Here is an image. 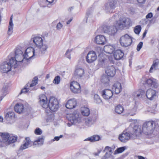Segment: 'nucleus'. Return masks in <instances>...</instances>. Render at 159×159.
I'll return each instance as SVG.
<instances>
[{
	"mask_svg": "<svg viewBox=\"0 0 159 159\" xmlns=\"http://www.w3.org/2000/svg\"><path fill=\"white\" fill-rule=\"evenodd\" d=\"M27 61L24 57V54L22 51L20 49H16L14 57L11 58L10 59V63L11 64L14 68H16L17 66L21 63H25Z\"/></svg>",
	"mask_w": 159,
	"mask_h": 159,
	"instance_id": "1",
	"label": "nucleus"
},
{
	"mask_svg": "<svg viewBox=\"0 0 159 159\" xmlns=\"http://www.w3.org/2000/svg\"><path fill=\"white\" fill-rule=\"evenodd\" d=\"M33 42L35 46L39 48L40 52L44 53L48 48L47 43L44 38L39 36H36L32 39Z\"/></svg>",
	"mask_w": 159,
	"mask_h": 159,
	"instance_id": "2",
	"label": "nucleus"
},
{
	"mask_svg": "<svg viewBox=\"0 0 159 159\" xmlns=\"http://www.w3.org/2000/svg\"><path fill=\"white\" fill-rule=\"evenodd\" d=\"M130 125H135L132 128V130L130 134V138L135 139L137 136L140 135L143 132L142 127L137 125V120H133L130 119Z\"/></svg>",
	"mask_w": 159,
	"mask_h": 159,
	"instance_id": "3",
	"label": "nucleus"
},
{
	"mask_svg": "<svg viewBox=\"0 0 159 159\" xmlns=\"http://www.w3.org/2000/svg\"><path fill=\"white\" fill-rule=\"evenodd\" d=\"M155 127V124L153 121H148L144 122L142 125L143 133L146 135L152 134Z\"/></svg>",
	"mask_w": 159,
	"mask_h": 159,
	"instance_id": "4",
	"label": "nucleus"
},
{
	"mask_svg": "<svg viewBox=\"0 0 159 159\" xmlns=\"http://www.w3.org/2000/svg\"><path fill=\"white\" fill-rule=\"evenodd\" d=\"M140 83L145 87H151L152 88H157L158 84L157 80L154 79H147L143 77L141 79Z\"/></svg>",
	"mask_w": 159,
	"mask_h": 159,
	"instance_id": "5",
	"label": "nucleus"
},
{
	"mask_svg": "<svg viewBox=\"0 0 159 159\" xmlns=\"http://www.w3.org/2000/svg\"><path fill=\"white\" fill-rule=\"evenodd\" d=\"M40 53L37 50H35L32 47H29L27 48L25 50L24 56L26 61L33 57L34 56L39 55Z\"/></svg>",
	"mask_w": 159,
	"mask_h": 159,
	"instance_id": "6",
	"label": "nucleus"
},
{
	"mask_svg": "<svg viewBox=\"0 0 159 159\" xmlns=\"http://www.w3.org/2000/svg\"><path fill=\"white\" fill-rule=\"evenodd\" d=\"M129 25V19L125 17L120 18L116 23V25L119 30H123L128 28Z\"/></svg>",
	"mask_w": 159,
	"mask_h": 159,
	"instance_id": "7",
	"label": "nucleus"
},
{
	"mask_svg": "<svg viewBox=\"0 0 159 159\" xmlns=\"http://www.w3.org/2000/svg\"><path fill=\"white\" fill-rule=\"evenodd\" d=\"M68 120L73 124H76L81 123L82 120L81 116L77 112L68 115Z\"/></svg>",
	"mask_w": 159,
	"mask_h": 159,
	"instance_id": "8",
	"label": "nucleus"
},
{
	"mask_svg": "<svg viewBox=\"0 0 159 159\" xmlns=\"http://www.w3.org/2000/svg\"><path fill=\"white\" fill-rule=\"evenodd\" d=\"M48 105L49 108L53 111H57L59 107V102L57 98L51 97L49 99Z\"/></svg>",
	"mask_w": 159,
	"mask_h": 159,
	"instance_id": "9",
	"label": "nucleus"
},
{
	"mask_svg": "<svg viewBox=\"0 0 159 159\" xmlns=\"http://www.w3.org/2000/svg\"><path fill=\"white\" fill-rule=\"evenodd\" d=\"M102 30L105 33H107L110 35H114L117 33V29L116 26H111L106 25H103L102 26Z\"/></svg>",
	"mask_w": 159,
	"mask_h": 159,
	"instance_id": "10",
	"label": "nucleus"
},
{
	"mask_svg": "<svg viewBox=\"0 0 159 159\" xmlns=\"http://www.w3.org/2000/svg\"><path fill=\"white\" fill-rule=\"evenodd\" d=\"M70 88L71 91L75 93H79L81 92L80 85L76 81H73L70 83Z\"/></svg>",
	"mask_w": 159,
	"mask_h": 159,
	"instance_id": "11",
	"label": "nucleus"
},
{
	"mask_svg": "<svg viewBox=\"0 0 159 159\" xmlns=\"http://www.w3.org/2000/svg\"><path fill=\"white\" fill-rule=\"evenodd\" d=\"M39 103L43 108H46L48 107V100L47 96L45 95L41 94L39 95Z\"/></svg>",
	"mask_w": 159,
	"mask_h": 159,
	"instance_id": "12",
	"label": "nucleus"
},
{
	"mask_svg": "<svg viewBox=\"0 0 159 159\" xmlns=\"http://www.w3.org/2000/svg\"><path fill=\"white\" fill-rule=\"evenodd\" d=\"M97 55L94 51H90L87 54L86 57V61L89 63H91L97 60Z\"/></svg>",
	"mask_w": 159,
	"mask_h": 159,
	"instance_id": "13",
	"label": "nucleus"
},
{
	"mask_svg": "<svg viewBox=\"0 0 159 159\" xmlns=\"http://www.w3.org/2000/svg\"><path fill=\"white\" fill-rule=\"evenodd\" d=\"M119 139L122 142H127L129 139V130L128 129L124 130L123 133L119 135Z\"/></svg>",
	"mask_w": 159,
	"mask_h": 159,
	"instance_id": "14",
	"label": "nucleus"
},
{
	"mask_svg": "<svg viewBox=\"0 0 159 159\" xmlns=\"http://www.w3.org/2000/svg\"><path fill=\"white\" fill-rule=\"evenodd\" d=\"M12 67H13L9 62H4L1 65L0 67L1 71L3 73H7L10 71Z\"/></svg>",
	"mask_w": 159,
	"mask_h": 159,
	"instance_id": "15",
	"label": "nucleus"
},
{
	"mask_svg": "<svg viewBox=\"0 0 159 159\" xmlns=\"http://www.w3.org/2000/svg\"><path fill=\"white\" fill-rule=\"evenodd\" d=\"M107 41L106 37L102 35H98L94 38V42L98 44L103 45Z\"/></svg>",
	"mask_w": 159,
	"mask_h": 159,
	"instance_id": "16",
	"label": "nucleus"
},
{
	"mask_svg": "<svg viewBox=\"0 0 159 159\" xmlns=\"http://www.w3.org/2000/svg\"><path fill=\"white\" fill-rule=\"evenodd\" d=\"M120 43L123 47L128 46L129 45V35L126 34L122 36L120 39Z\"/></svg>",
	"mask_w": 159,
	"mask_h": 159,
	"instance_id": "17",
	"label": "nucleus"
},
{
	"mask_svg": "<svg viewBox=\"0 0 159 159\" xmlns=\"http://www.w3.org/2000/svg\"><path fill=\"white\" fill-rule=\"evenodd\" d=\"M84 73V69L79 66H77L75 68L74 75L76 78H80L82 77Z\"/></svg>",
	"mask_w": 159,
	"mask_h": 159,
	"instance_id": "18",
	"label": "nucleus"
},
{
	"mask_svg": "<svg viewBox=\"0 0 159 159\" xmlns=\"http://www.w3.org/2000/svg\"><path fill=\"white\" fill-rule=\"evenodd\" d=\"M116 1L115 0H111L110 1L106 7L107 11L109 13L112 12L113 10L116 7Z\"/></svg>",
	"mask_w": 159,
	"mask_h": 159,
	"instance_id": "19",
	"label": "nucleus"
},
{
	"mask_svg": "<svg viewBox=\"0 0 159 159\" xmlns=\"http://www.w3.org/2000/svg\"><path fill=\"white\" fill-rule=\"evenodd\" d=\"M9 134L8 133H3L0 135V147L2 146V143L8 145Z\"/></svg>",
	"mask_w": 159,
	"mask_h": 159,
	"instance_id": "20",
	"label": "nucleus"
},
{
	"mask_svg": "<svg viewBox=\"0 0 159 159\" xmlns=\"http://www.w3.org/2000/svg\"><path fill=\"white\" fill-rule=\"evenodd\" d=\"M77 105V101L75 98L69 100L66 102V107L68 109H72L75 108Z\"/></svg>",
	"mask_w": 159,
	"mask_h": 159,
	"instance_id": "21",
	"label": "nucleus"
},
{
	"mask_svg": "<svg viewBox=\"0 0 159 159\" xmlns=\"http://www.w3.org/2000/svg\"><path fill=\"white\" fill-rule=\"evenodd\" d=\"M113 95L112 91L109 89H106L102 91V96L105 100H107L111 99Z\"/></svg>",
	"mask_w": 159,
	"mask_h": 159,
	"instance_id": "22",
	"label": "nucleus"
},
{
	"mask_svg": "<svg viewBox=\"0 0 159 159\" xmlns=\"http://www.w3.org/2000/svg\"><path fill=\"white\" fill-rule=\"evenodd\" d=\"M146 96L148 99L152 100L156 96V91L151 89H149L146 92Z\"/></svg>",
	"mask_w": 159,
	"mask_h": 159,
	"instance_id": "23",
	"label": "nucleus"
},
{
	"mask_svg": "<svg viewBox=\"0 0 159 159\" xmlns=\"http://www.w3.org/2000/svg\"><path fill=\"white\" fill-rule=\"evenodd\" d=\"M116 70L113 66H108L105 70V73L107 75L110 77H113L116 74Z\"/></svg>",
	"mask_w": 159,
	"mask_h": 159,
	"instance_id": "24",
	"label": "nucleus"
},
{
	"mask_svg": "<svg viewBox=\"0 0 159 159\" xmlns=\"http://www.w3.org/2000/svg\"><path fill=\"white\" fill-rule=\"evenodd\" d=\"M8 85L7 84H5L3 87L2 89L0 91V97L2 100L3 98L8 93Z\"/></svg>",
	"mask_w": 159,
	"mask_h": 159,
	"instance_id": "25",
	"label": "nucleus"
},
{
	"mask_svg": "<svg viewBox=\"0 0 159 159\" xmlns=\"http://www.w3.org/2000/svg\"><path fill=\"white\" fill-rule=\"evenodd\" d=\"M14 108L16 112L19 114H20L23 112L24 107L22 103H18L15 105Z\"/></svg>",
	"mask_w": 159,
	"mask_h": 159,
	"instance_id": "26",
	"label": "nucleus"
},
{
	"mask_svg": "<svg viewBox=\"0 0 159 159\" xmlns=\"http://www.w3.org/2000/svg\"><path fill=\"white\" fill-rule=\"evenodd\" d=\"M31 143V141L30 138L29 137H26L23 142V144L20 146V149L22 150L26 149L30 146Z\"/></svg>",
	"mask_w": 159,
	"mask_h": 159,
	"instance_id": "27",
	"label": "nucleus"
},
{
	"mask_svg": "<svg viewBox=\"0 0 159 159\" xmlns=\"http://www.w3.org/2000/svg\"><path fill=\"white\" fill-rule=\"evenodd\" d=\"M115 49V46L113 45L108 44L105 45L104 47V51L107 53L109 54L112 53Z\"/></svg>",
	"mask_w": 159,
	"mask_h": 159,
	"instance_id": "28",
	"label": "nucleus"
},
{
	"mask_svg": "<svg viewBox=\"0 0 159 159\" xmlns=\"http://www.w3.org/2000/svg\"><path fill=\"white\" fill-rule=\"evenodd\" d=\"M15 118V114L13 111H9L5 116V119L8 121H10L14 120Z\"/></svg>",
	"mask_w": 159,
	"mask_h": 159,
	"instance_id": "29",
	"label": "nucleus"
},
{
	"mask_svg": "<svg viewBox=\"0 0 159 159\" xmlns=\"http://www.w3.org/2000/svg\"><path fill=\"white\" fill-rule=\"evenodd\" d=\"M124 55V53L122 51L120 50H117L114 53V57L115 60H118L121 59Z\"/></svg>",
	"mask_w": 159,
	"mask_h": 159,
	"instance_id": "30",
	"label": "nucleus"
},
{
	"mask_svg": "<svg viewBox=\"0 0 159 159\" xmlns=\"http://www.w3.org/2000/svg\"><path fill=\"white\" fill-rule=\"evenodd\" d=\"M112 89L115 91L116 93H119L122 90L121 84L118 82H116L113 85Z\"/></svg>",
	"mask_w": 159,
	"mask_h": 159,
	"instance_id": "31",
	"label": "nucleus"
},
{
	"mask_svg": "<svg viewBox=\"0 0 159 159\" xmlns=\"http://www.w3.org/2000/svg\"><path fill=\"white\" fill-rule=\"evenodd\" d=\"M145 92L142 89H139L137 91H134L132 93V95L134 97H140L143 98L145 97Z\"/></svg>",
	"mask_w": 159,
	"mask_h": 159,
	"instance_id": "32",
	"label": "nucleus"
},
{
	"mask_svg": "<svg viewBox=\"0 0 159 159\" xmlns=\"http://www.w3.org/2000/svg\"><path fill=\"white\" fill-rule=\"evenodd\" d=\"M81 113L84 116H88L90 114V111L89 108L87 106H84L81 108Z\"/></svg>",
	"mask_w": 159,
	"mask_h": 159,
	"instance_id": "33",
	"label": "nucleus"
},
{
	"mask_svg": "<svg viewBox=\"0 0 159 159\" xmlns=\"http://www.w3.org/2000/svg\"><path fill=\"white\" fill-rule=\"evenodd\" d=\"M159 64V60L156 59L153 61V63L151 67L149 72L150 73L153 72L156 69V68L158 67Z\"/></svg>",
	"mask_w": 159,
	"mask_h": 159,
	"instance_id": "34",
	"label": "nucleus"
},
{
	"mask_svg": "<svg viewBox=\"0 0 159 159\" xmlns=\"http://www.w3.org/2000/svg\"><path fill=\"white\" fill-rule=\"evenodd\" d=\"M101 139L100 136L98 135H94L85 139V141L88 140L91 142H95Z\"/></svg>",
	"mask_w": 159,
	"mask_h": 159,
	"instance_id": "35",
	"label": "nucleus"
},
{
	"mask_svg": "<svg viewBox=\"0 0 159 159\" xmlns=\"http://www.w3.org/2000/svg\"><path fill=\"white\" fill-rule=\"evenodd\" d=\"M13 24L12 22V18L11 17L9 23L8 29L7 31V33L8 35H11L12 34L13 31Z\"/></svg>",
	"mask_w": 159,
	"mask_h": 159,
	"instance_id": "36",
	"label": "nucleus"
},
{
	"mask_svg": "<svg viewBox=\"0 0 159 159\" xmlns=\"http://www.w3.org/2000/svg\"><path fill=\"white\" fill-rule=\"evenodd\" d=\"M44 139L42 137H39L33 143L34 145L40 146L42 145L43 143Z\"/></svg>",
	"mask_w": 159,
	"mask_h": 159,
	"instance_id": "37",
	"label": "nucleus"
},
{
	"mask_svg": "<svg viewBox=\"0 0 159 159\" xmlns=\"http://www.w3.org/2000/svg\"><path fill=\"white\" fill-rule=\"evenodd\" d=\"M104 151L106 152L105 156L108 158L110 157L111 156L112 152V148L106 146L105 148Z\"/></svg>",
	"mask_w": 159,
	"mask_h": 159,
	"instance_id": "38",
	"label": "nucleus"
},
{
	"mask_svg": "<svg viewBox=\"0 0 159 159\" xmlns=\"http://www.w3.org/2000/svg\"><path fill=\"white\" fill-rule=\"evenodd\" d=\"M17 137L13 135L9 134L8 145L10 143H13L17 140Z\"/></svg>",
	"mask_w": 159,
	"mask_h": 159,
	"instance_id": "39",
	"label": "nucleus"
},
{
	"mask_svg": "<svg viewBox=\"0 0 159 159\" xmlns=\"http://www.w3.org/2000/svg\"><path fill=\"white\" fill-rule=\"evenodd\" d=\"M124 111V108L123 107L120 105H118L115 107V111L119 114L122 113Z\"/></svg>",
	"mask_w": 159,
	"mask_h": 159,
	"instance_id": "40",
	"label": "nucleus"
},
{
	"mask_svg": "<svg viewBox=\"0 0 159 159\" xmlns=\"http://www.w3.org/2000/svg\"><path fill=\"white\" fill-rule=\"evenodd\" d=\"M127 147L126 146L122 147L117 148L114 152V154H118L122 153L125 149L127 148Z\"/></svg>",
	"mask_w": 159,
	"mask_h": 159,
	"instance_id": "41",
	"label": "nucleus"
},
{
	"mask_svg": "<svg viewBox=\"0 0 159 159\" xmlns=\"http://www.w3.org/2000/svg\"><path fill=\"white\" fill-rule=\"evenodd\" d=\"M94 100L95 102L97 103H100L102 102V100L99 96L97 94L94 95Z\"/></svg>",
	"mask_w": 159,
	"mask_h": 159,
	"instance_id": "42",
	"label": "nucleus"
},
{
	"mask_svg": "<svg viewBox=\"0 0 159 159\" xmlns=\"http://www.w3.org/2000/svg\"><path fill=\"white\" fill-rule=\"evenodd\" d=\"M141 30V27L140 25L136 26L134 29V31L137 34H139Z\"/></svg>",
	"mask_w": 159,
	"mask_h": 159,
	"instance_id": "43",
	"label": "nucleus"
},
{
	"mask_svg": "<svg viewBox=\"0 0 159 159\" xmlns=\"http://www.w3.org/2000/svg\"><path fill=\"white\" fill-rule=\"evenodd\" d=\"M38 79L37 77H35L32 81V83L30 84V87H32L38 83Z\"/></svg>",
	"mask_w": 159,
	"mask_h": 159,
	"instance_id": "44",
	"label": "nucleus"
},
{
	"mask_svg": "<svg viewBox=\"0 0 159 159\" xmlns=\"http://www.w3.org/2000/svg\"><path fill=\"white\" fill-rule=\"evenodd\" d=\"M85 123L87 126H90L93 124V121L91 119L87 118L86 119Z\"/></svg>",
	"mask_w": 159,
	"mask_h": 159,
	"instance_id": "45",
	"label": "nucleus"
},
{
	"mask_svg": "<svg viewBox=\"0 0 159 159\" xmlns=\"http://www.w3.org/2000/svg\"><path fill=\"white\" fill-rule=\"evenodd\" d=\"M60 77L59 76H57L53 80V83L55 84H58L60 83Z\"/></svg>",
	"mask_w": 159,
	"mask_h": 159,
	"instance_id": "46",
	"label": "nucleus"
},
{
	"mask_svg": "<svg viewBox=\"0 0 159 159\" xmlns=\"http://www.w3.org/2000/svg\"><path fill=\"white\" fill-rule=\"evenodd\" d=\"M72 51V49H68L66 53H65V55L66 56V57L69 59H70L71 57L70 56V53Z\"/></svg>",
	"mask_w": 159,
	"mask_h": 159,
	"instance_id": "47",
	"label": "nucleus"
},
{
	"mask_svg": "<svg viewBox=\"0 0 159 159\" xmlns=\"http://www.w3.org/2000/svg\"><path fill=\"white\" fill-rule=\"evenodd\" d=\"M34 133L37 135H40L42 133V131L40 128H37L34 130Z\"/></svg>",
	"mask_w": 159,
	"mask_h": 159,
	"instance_id": "48",
	"label": "nucleus"
},
{
	"mask_svg": "<svg viewBox=\"0 0 159 159\" xmlns=\"http://www.w3.org/2000/svg\"><path fill=\"white\" fill-rule=\"evenodd\" d=\"M63 27V25L60 22L57 24L56 27L57 30H60Z\"/></svg>",
	"mask_w": 159,
	"mask_h": 159,
	"instance_id": "49",
	"label": "nucleus"
},
{
	"mask_svg": "<svg viewBox=\"0 0 159 159\" xmlns=\"http://www.w3.org/2000/svg\"><path fill=\"white\" fill-rule=\"evenodd\" d=\"M143 45L142 42H140L138 45L137 47V50L138 51H140L141 48H142Z\"/></svg>",
	"mask_w": 159,
	"mask_h": 159,
	"instance_id": "50",
	"label": "nucleus"
},
{
	"mask_svg": "<svg viewBox=\"0 0 159 159\" xmlns=\"http://www.w3.org/2000/svg\"><path fill=\"white\" fill-rule=\"evenodd\" d=\"M136 109L137 107L135 105L134 107H133V108L131 110V112H133V113H132L131 114V115L133 116L135 114Z\"/></svg>",
	"mask_w": 159,
	"mask_h": 159,
	"instance_id": "51",
	"label": "nucleus"
},
{
	"mask_svg": "<svg viewBox=\"0 0 159 159\" xmlns=\"http://www.w3.org/2000/svg\"><path fill=\"white\" fill-rule=\"evenodd\" d=\"M53 116L52 115H50L49 116L47 119V120L48 122L51 121V120H53Z\"/></svg>",
	"mask_w": 159,
	"mask_h": 159,
	"instance_id": "52",
	"label": "nucleus"
},
{
	"mask_svg": "<svg viewBox=\"0 0 159 159\" xmlns=\"http://www.w3.org/2000/svg\"><path fill=\"white\" fill-rule=\"evenodd\" d=\"M63 136L61 135H60L59 136H56L53 139V141H57L59 140V139L62 137Z\"/></svg>",
	"mask_w": 159,
	"mask_h": 159,
	"instance_id": "53",
	"label": "nucleus"
},
{
	"mask_svg": "<svg viewBox=\"0 0 159 159\" xmlns=\"http://www.w3.org/2000/svg\"><path fill=\"white\" fill-rule=\"evenodd\" d=\"M153 16V15L152 13L150 12L146 16V19L151 18Z\"/></svg>",
	"mask_w": 159,
	"mask_h": 159,
	"instance_id": "54",
	"label": "nucleus"
},
{
	"mask_svg": "<svg viewBox=\"0 0 159 159\" xmlns=\"http://www.w3.org/2000/svg\"><path fill=\"white\" fill-rule=\"evenodd\" d=\"M137 1L139 4H144L146 2V0H137Z\"/></svg>",
	"mask_w": 159,
	"mask_h": 159,
	"instance_id": "55",
	"label": "nucleus"
},
{
	"mask_svg": "<svg viewBox=\"0 0 159 159\" xmlns=\"http://www.w3.org/2000/svg\"><path fill=\"white\" fill-rule=\"evenodd\" d=\"M28 91L27 89L26 88H24L23 89H22L21 92H20V94L22 93H26Z\"/></svg>",
	"mask_w": 159,
	"mask_h": 159,
	"instance_id": "56",
	"label": "nucleus"
},
{
	"mask_svg": "<svg viewBox=\"0 0 159 159\" xmlns=\"http://www.w3.org/2000/svg\"><path fill=\"white\" fill-rule=\"evenodd\" d=\"M135 11V10L133 8H131L130 9V14H133Z\"/></svg>",
	"mask_w": 159,
	"mask_h": 159,
	"instance_id": "57",
	"label": "nucleus"
},
{
	"mask_svg": "<svg viewBox=\"0 0 159 159\" xmlns=\"http://www.w3.org/2000/svg\"><path fill=\"white\" fill-rule=\"evenodd\" d=\"M108 59L111 62L113 63L114 62V59L112 57H108Z\"/></svg>",
	"mask_w": 159,
	"mask_h": 159,
	"instance_id": "58",
	"label": "nucleus"
},
{
	"mask_svg": "<svg viewBox=\"0 0 159 159\" xmlns=\"http://www.w3.org/2000/svg\"><path fill=\"white\" fill-rule=\"evenodd\" d=\"M72 18H70L69 20H68L67 22H66V24L67 25H69L70 24V22H71V21L72 20Z\"/></svg>",
	"mask_w": 159,
	"mask_h": 159,
	"instance_id": "59",
	"label": "nucleus"
},
{
	"mask_svg": "<svg viewBox=\"0 0 159 159\" xmlns=\"http://www.w3.org/2000/svg\"><path fill=\"white\" fill-rule=\"evenodd\" d=\"M54 1V0H46L47 2L49 4L52 3Z\"/></svg>",
	"mask_w": 159,
	"mask_h": 159,
	"instance_id": "60",
	"label": "nucleus"
},
{
	"mask_svg": "<svg viewBox=\"0 0 159 159\" xmlns=\"http://www.w3.org/2000/svg\"><path fill=\"white\" fill-rule=\"evenodd\" d=\"M147 30H145L144 31V33H143V38H144L145 36H146V34L147 33Z\"/></svg>",
	"mask_w": 159,
	"mask_h": 159,
	"instance_id": "61",
	"label": "nucleus"
},
{
	"mask_svg": "<svg viewBox=\"0 0 159 159\" xmlns=\"http://www.w3.org/2000/svg\"><path fill=\"white\" fill-rule=\"evenodd\" d=\"M143 67V66H139L137 67V69L139 70V69H142Z\"/></svg>",
	"mask_w": 159,
	"mask_h": 159,
	"instance_id": "62",
	"label": "nucleus"
},
{
	"mask_svg": "<svg viewBox=\"0 0 159 159\" xmlns=\"http://www.w3.org/2000/svg\"><path fill=\"white\" fill-rule=\"evenodd\" d=\"M101 151L102 150L98 151L97 152L94 153V155L95 156H98L101 152Z\"/></svg>",
	"mask_w": 159,
	"mask_h": 159,
	"instance_id": "63",
	"label": "nucleus"
},
{
	"mask_svg": "<svg viewBox=\"0 0 159 159\" xmlns=\"http://www.w3.org/2000/svg\"><path fill=\"white\" fill-rule=\"evenodd\" d=\"M138 158L139 159H145L143 157L141 156H138Z\"/></svg>",
	"mask_w": 159,
	"mask_h": 159,
	"instance_id": "64",
	"label": "nucleus"
}]
</instances>
